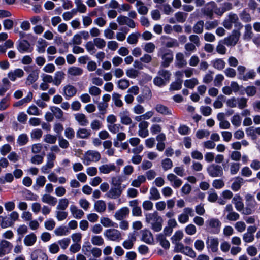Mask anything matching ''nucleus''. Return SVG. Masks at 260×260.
<instances>
[{
  "instance_id": "obj_1",
  "label": "nucleus",
  "mask_w": 260,
  "mask_h": 260,
  "mask_svg": "<svg viewBox=\"0 0 260 260\" xmlns=\"http://www.w3.org/2000/svg\"><path fill=\"white\" fill-rule=\"evenodd\" d=\"M207 232L212 234H218L220 231L221 223L217 218H212L206 221Z\"/></svg>"
},
{
  "instance_id": "obj_2",
  "label": "nucleus",
  "mask_w": 260,
  "mask_h": 260,
  "mask_svg": "<svg viewBox=\"0 0 260 260\" xmlns=\"http://www.w3.org/2000/svg\"><path fill=\"white\" fill-rule=\"evenodd\" d=\"M241 33L239 30L234 29L231 35L224 38V44L227 46H235L238 42Z\"/></svg>"
},
{
  "instance_id": "obj_3",
  "label": "nucleus",
  "mask_w": 260,
  "mask_h": 260,
  "mask_svg": "<svg viewBox=\"0 0 260 260\" xmlns=\"http://www.w3.org/2000/svg\"><path fill=\"white\" fill-rule=\"evenodd\" d=\"M207 172L212 177L221 176L223 175L222 168L218 165L212 164L207 168Z\"/></svg>"
},
{
  "instance_id": "obj_4",
  "label": "nucleus",
  "mask_w": 260,
  "mask_h": 260,
  "mask_svg": "<svg viewBox=\"0 0 260 260\" xmlns=\"http://www.w3.org/2000/svg\"><path fill=\"white\" fill-rule=\"evenodd\" d=\"M162 61L161 63V67L168 68L173 60V54L172 51L168 50V52L165 53L161 56Z\"/></svg>"
},
{
  "instance_id": "obj_5",
  "label": "nucleus",
  "mask_w": 260,
  "mask_h": 260,
  "mask_svg": "<svg viewBox=\"0 0 260 260\" xmlns=\"http://www.w3.org/2000/svg\"><path fill=\"white\" fill-rule=\"evenodd\" d=\"M142 238L141 240L145 243L149 244H154L153 236L151 232L147 229H145L141 231Z\"/></svg>"
},
{
  "instance_id": "obj_6",
  "label": "nucleus",
  "mask_w": 260,
  "mask_h": 260,
  "mask_svg": "<svg viewBox=\"0 0 260 260\" xmlns=\"http://www.w3.org/2000/svg\"><path fill=\"white\" fill-rule=\"evenodd\" d=\"M32 260H48V257L42 250L37 249L34 250L30 255Z\"/></svg>"
},
{
  "instance_id": "obj_7",
  "label": "nucleus",
  "mask_w": 260,
  "mask_h": 260,
  "mask_svg": "<svg viewBox=\"0 0 260 260\" xmlns=\"http://www.w3.org/2000/svg\"><path fill=\"white\" fill-rule=\"evenodd\" d=\"M104 235L109 240L115 241L120 237L121 233L118 230L110 229L106 230L104 233Z\"/></svg>"
},
{
  "instance_id": "obj_8",
  "label": "nucleus",
  "mask_w": 260,
  "mask_h": 260,
  "mask_svg": "<svg viewBox=\"0 0 260 260\" xmlns=\"http://www.w3.org/2000/svg\"><path fill=\"white\" fill-rule=\"evenodd\" d=\"M49 109L56 119H59L62 122L65 121V118L63 117V112L60 108L56 106H50Z\"/></svg>"
},
{
  "instance_id": "obj_9",
  "label": "nucleus",
  "mask_w": 260,
  "mask_h": 260,
  "mask_svg": "<svg viewBox=\"0 0 260 260\" xmlns=\"http://www.w3.org/2000/svg\"><path fill=\"white\" fill-rule=\"evenodd\" d=\"M30 46L29 41L26 39L20 41L17 46V48L19 52L23 53L28 52V50Z\"/></svg>"
},
{
  "instance_id": "obj_10",
  "label": "nucleus",
  "mask_w": 260,
  "mask_h": 260,
  "mask_svg": "<svg viewBox=\"0 0 260 260\" xmlns=\"http://www.w3.org/2000/svg\"><path fill=\"white\" fill-rule=\"evenodd\" d=\"M129 213V210L128 207H124L117 211L114 215L117 220H121Z\"/></svg>"
},
{
  "instance_id": "obj_11",
  "label": "nucleus",
  "mask_w": 260,
  "mask_h": 260,
  "mask_svg": "<svg viewBox=\"0 0 260 260\" xmlns=\"http://www.w3.org/2000/svg\"><path fill=\"white\" fill-rule=\"evenodd\" d=\"M232 202L235 204L236 210L241 211L244 208V204L242 202V198L239 194H236L233 198Z\"/></svg>"
},
{
  "instance_id": "obj_12",
  "label": "nucleus",
  "mask_w": 260,
  "mask_h": 260,
  "mask_svg": "<svg viewBox=\"0 0 260 260\" xmlns=\"http://www.w3.org/2000/svg\"><path fill=\"white\" fill-rule=\"evenodd\" d=\"M39 70L36 69L32 71V73H30L27 78V81L26 83L30 85L35 82L39 78Z\"/></svg>"
},
{
  "instance_id": "obj_13",
  "label": "nucleus",
  "mask_w": 260,
  "mask_h": 260,
  "mask_svg": "<svg viewBox=\"0 0 260 260\" xmlns=\"http://www.w3.org/2000/svg\"><path fill=\"white\" fill-rule=\"evenodd\" d=\"M37 241V236L34 233H31L25 236L24 239V243L27 246L33 245Z\"/></svg>"
},
{
  "instance_id": "obj_14",
  "label": "nucleus",
  "mask_w": 260,
  "mask_h": 260,
  "mask_svg": "<svg viewBox=\"0 0 260 260\" xmlns=\"http://www.w3.org/2000/svg\"><path fill=\"white\" fill-rule=\"evenodd\" d=\"M155 109L156 111L162 115H172L170 110L166 106L161 104H158L156 105Z\"/></svg>"
},
{
  "instance_id": "obj_15",
  "label": "nucleus",
  "mask_w": 260,
  "mask_h": 260,
  "mask_svg": "<svg viewBox=\"0 0 260 260\" xmlns=\"http://www.w3.org/2000/svg\"><path fill=\"white\" fill-rule=\"evenodd\" d=\"M43 202L49 204L51 206H55L57 202V199L50 194H45L42 198Z\"/></svg>"
},
{
  "instance_id": "obj_16",
  "label": "nucleus",
  "mask_w": 260,
  "mask_h": 260,
  "mask_svg": "<svg viewBox=\"0 0 260 260\" xmlns=\"http://www.w3.org/2000/svg\"><path fill=\"white\" fill-rule=\"evenodd\" d=\"M115 169L116 167L114 164L103 165L99 167L100 172L103 174H108L112 171H115Z\"/></svg>"
},
{
  "instance_id": "obj_17",
  "label": "nucleus",
  "mask_w": 260,
  "mask_h": 260,
  "mask_svg": "<svg viewBox=\"0 0 260 260\" xmlns=\"http://www.w3.org/2000/svg\"><path fill=\"white\" fill-rule=\"evenodd\" d=\"M64 95L69 98L74 96L77 93V89L73 85H67L64 87Z\"/></svg>"
},
{
  "instance_id": "obj_18",
  "label": "nucleus",
  "mask_w": 260,
  "mask_h": 260,
  "mask_svg": "<svg viewBox=\"0 0 260 260\" xmlns=\"http://www.w3.org/2000/svg\"><path fill=\"white\" fill-rule=\"evenodd\" d=\"M33 98V94L31 92H29L27 95L23 99L15 102L13 106L14 107H19L23 105L24 103L30 102Z\"/></svg>"
},
{
  "instance_id": "obj_19",
  "label": "nucleus",
  "mask_w": 260,
  "mask_h": 260,
  "mask_svg": "<svg viewBox=\"0 0 260 260\" xmlns=\"http://www.w3.org/2000/svg\"><path fill=\"white\" fill-rule=\"evenodd\" d=\"M243 179L240 177H237L236 180L233 182L231 185V189L234 191H238L242 186V184L243 183Z\"/></svg>"
},
{
  "instance_id": "obj_20",
  "label": "nucleus",
  "mask_w": 260,
  "mask_h": 260,
  "mask_svg": "<svg viewBox=\"0 0 260 260\" xmlns=\"http://www.w3.org/2000/svg\"><path fill=\"white\" fill-rule=\"evenodd\" d=\"M94 209L98 212L101 213L105 211L106 205L103 200H98L94 204Z\"/></svg>"
},
{
  "instance_id": "obj_21",
  "label": "nucleus",
  "mask_w": 260,
  "mask_h": 260,
  "mask_svg": "<svg viewBox=\"0 0 260 260\" xmlns=\"http://www.w3.org/2000/svg\"><path fill=\"white\" fill-rule=\"evenodd\" d=\"M91 134L90 131L87 129L82 128H79L77 133L76 136L78 138L86 139Z\"/></svg>"
},
{
  "instance_id": "obj_22",
  "label": "nucleus",
  "mask_w": 260,
  "mask_h": 260,
  "mask_svg": "<svg viewBox=\"0 0 260 260\" xmlns=\"http://www.w3.org/2000/svg\"><path fill=\"white\" fill-rule=\"evenodd\" d=\"M64 78V73L62 71H57L55 73L54 84L56 86L59 85Z\"/></svg>"
},
{
  "instance_id": "obj_23",
  "label": "nucleus",
  "mask_w": 260,
  "mask_h": 260,
  "mask_svg": "<svg viewBox=\"0 0 260 260\" xmlns=\"http://www.w3.org/2000/svg\"><path fill=\"white\" fill-rule=\"evenodd\" d=\"M245 31L243 35V39L245 40H250L252 37V27L251 24H248L245 26Z\"/></svg>"
},
{
  "instance_id": "obj_24",
  "label": "nucleus",
  "mask_w": 260,
  "mask_h": 260,
  "mask_svg": "<svg viewBox=\"0 0 260 260\" xmlns=\"http://www.w3.org/2000/svg\"><path fill=\"white\" fill-rule=\"evenodd\" d=\"M246 199V206L254 208L256 202L253 197L250 194H247L245 196Z\"/></svg>"
},
{
  "instance_id": "obj_25",
  "label": "nucleus",
  "mask_w": 260,
  "mask_h": 260,
  "mask_svg": "<svg viewBox=\"0 0 260 260\" xmlns=\"http://www.w3.org/2000/svg\"><path fill=\"white\" fill-rule=\"evenodd\" d=\"M23 193L25 194V199L27 201H37L38 196L34 194L30 190L24 188Z\"/></svg>"
},
{
  "instance_id": "obj_26",
  "label": "nucleus",
  "mask_w": 260,
  "mask_h": 260,
  "mask_svg": "<svg viewBox=\"0 0 260 260\" xmlns=\"http://www.w3.org/2000/svg\"><path fill=\"white\" fill-rule=\"evenodd\" d=\"M239 17L241 20L245 23L249 22L251 21V17L249 13H248L246 9H244L240 14Z\"/></svg>"
},
{
  "instance_id": "obj_27",
  "label": "nucleus",
  "mask_w": 260,
  "mask_h": 260,
  "mask_svg": "<svg viewBox=\"0 0 260 260\" xmlns=\"http://www.w3.org/2000/svg\"><path fill=\"white\" fill-rule=\"evenodd\" d=\"M204 27V21H198L193 27V32L198 34H200L203 31Z\"/></svg>"
},
{
  "instance_id": "obj_28",
  "label": "nucleus",
  "mask_w": 260,
  "mask_h": 260,
  "mask_svg": "<svg viewBox=\"0 0 260 260\" xmlns=\"http://www.w3.org/2000/svg\"><path fill=\"white\" fill-rule=\"evenodd\" d=\"M75 119L82 126H86L88 123L85 115L82 113L77 114L75 116Z\"/></svg>"
},
{
  "instance_id": "obj_29",
  "label": "nucleus",
  "mask_w": 260,
  "mask_h": 260,
  "mask_svg": "<svg viewBox=\"0 0 260 260\" xmlns=\"http://www.w3.org/2000/svg\"><path fill=\"white\" fill-rule=\"evenodd\" d=\"M182 80L180 78H178L177 80L175 82H173L171 83L170 86V90H178L182 88Z\"/></svg>"
},
{
  "instance_id": "obj_30",
  "label": "nucleus",
  "mask_w": 260,
  "mask_h": 260,
  "mask_svg": "<svg viewBox=\"0 0 260 260\" xmlns=\"http://www.w3.org/2000/svg\"><path fill=\"white\" fill-rule=\"evenodd\" d=\"M68 73L72 76H79L83 73V70L79 67H71L68 69Z\"/></svg>"
},
{
  "instance_id": "obj_31",
  "label": "nucleus",
  "mask_w": 260,
  "mask_h": 260,
  "mask_svg": "<svg viewBox=\"0 0 260 260\" xmlns=\"http://www.w3.org/2000/svg\"><path fill=\"white\" fill-rule=\"evenodd\" d=\"M151 196L150 199L152 200H156L160 198V195L158 189L155 187H152L150 190Z\"/></svg>"
},
{
  "instance_id": "obj_32",
  "label": "nucleus",
  "mask_w": 260,
  "mask_h": 260,
  "mask_svg": "<svg viewBox=\"0 0 260 260\" xmlns=\"http://www.w3.org/2000/svg\"><path fill=\"white\" fill-rule=\"evenodd\" d=\"M198 84V81L196 78L186 80L184 82V86L190 89H193Z\"/></svg>"
},
{
  "instance_id": "obj_33",
  "label": "nucleus",
  "mask_w": 260,
  "mask_h": 260,
  "mask_svg": "<svg viewBox=\"0 0 260 260\" xmlns=\"http://www.w3.org/2000/svg\"><path fill=\"white\" fill-rule=\"evenodd\" d=\"M29 139L26 134L20 135L17 139V143L20 146L25 145L28 142Z\"/></svg>"
},
{
  "instance_id": "obj_34",
  "label": "nucleus",
  "mask_w": 260,
  "mask_h": 260,
  "mask_svg": "<svg viewBox=\"0 0 260 260\" xmlns=\"http://www.w3.org/2000/svg\"><path fill=\"white\" fill-rule=\"evenodd\" d=\"M255 77V73L254 70H250L243 76H238V78L244 81H247L248 79H253Z\"/></svg>"
},
{
  "instance_id": "obj_35",
  "label": "nucleus",
  "mask_w": 260,
  "mask_h": 260,
  "mask_svg": "<svg viewBox=\"0 0 260 260\" xmlns=\"http://www.w3.org/2000/svg\"><path fill=\"white\" fill-rule=\"evenodd\" d=\"M140 35V34L139 32L137 34L132 33L128 36L127 42L130 44H136L138 41V38Z\"/></svg>"
},
{
  "instance_id": "obj_36",
  "label": "nucleus",
  "mask_w": 260,
  "mask_h": 260,
  "mask_svg": "<svg viewBox=\"0 0 260 260\" xmlns=\"http://www.w3.org/2000/svg\"><path fill=\"white\" fill-rule=\"evenodd\" d=\"M69 201L66 198L61 199L59 201V204L57 206V209L61 210H64L68 207Z\"/></svg>"
},
{
  "instance_id": "obj_37",
  "label": "nucleus",
  "mask_w": 260,
  "mask_h": 260,
  "mask_svg": "<svg viewBox=\"0 0 260 260\" xmlns=\"http://www.w3.org/2000/svg\"><path fill=\"white\" fill-rule=\"evenodd\" d=\"M225 63L222 59H216L213 63V67L218 70H222L225 67Z\"/></svg>"
},
{
  "instance_id": "obj_38",
  "label": "nucleus",
  "mask_w": 260,
  "mask_h": 260,
  "mask_svg": "<svg viewBox=\"0 0 260 260\" xmlns=\"http://www.w3.org/2000/svg\"><path fill=\"white\" fill-rule=\"evenodd\" d=\"M123 181V179L121 176L113 177L112 178L111 185L115 187H121V184Z\"/></svg>"
},
{
  "instance_id": "obj_39",
  "label": "nucleus",
  "mask_w": 260,
  "mask_h": 260,
  "mask_svg": "<svg viewBox=\"0 0 260 260\" xmlns=\"http://www.w3.org/2000/svg\"><path fill=\"white\" fill-rule=\"evenodd\" d=\"M86 154L88 156H91L92 158V160L96 162L101 159V154L98 151L88 150L86 152Z\"/></svg>"
},
{
  "instance_id": "obj_40",
  "label": "nucleus",
  "mask_w": 260,
  "mask_h": 260,
  "mask_svg": "<svg viewBox=\"0 0 260 260\" xmlns=\"http://www.w3.org/2000/svg\"><path fill=\"white\" fill-rule=\"evenodd\" d=\"M162 167L165 171L170 169L173 167V162L171 159L166 158L161 161Z\"/></svg>"
},
{
  "instance_id": "obj_41",
  "label": "nucleus",
  "mask_w": 260,
  "mask_h": 260,
  "mask_svg": "<svg viewBox=\"0 0 260 260\" xmlns=\"http://www.w3.org/2000/svg\"><path fill=\"white\" fill-rule=\"evenodd\" d=\"M2 218L1 226L2 228L5 229L9 226H11L13 224V221L10 219L9 218H7L6 216L5 217H1Z\"/></svg>"
},
{
  "instance_id": "obj_42",
  "label": "nucleus",
  "mask_w": 260,
  "mask_h": 260,
  "mask_svg": "<svg viewBox=\"0 0 260 260\" xmlns=\"http://www.w3.org/2000/svg\"><path fill=\"white\" fill-rule=\"evenodd\" d=\"M121 95L118 93L114 92L112 94V98L114 101L115 105L118 107H121L123 105L122 101L120 99Z\"/></svg>"
},
{
  "instance_id": "obj_43",
  "label": "nucleus",
  "mask_w": 260,
  "mask_h": 260,
  "mask_svg": "<svg viewBox=\"0 0 260 260\" xmlns=\"http://www.w3.org/2000/svg\"><path fill=\"white\" fill-rule=\"evenodd\" d=\"M91 242L94 245L101 246L104 244V239L101 236H93L91 238Z\"/></svg>"
},
{
  "instance_id": "obj_44",
  "label": "nucleus",
  "mask_w": 260,
  "mask_h": 260,
  "mask_svg": "<svg viewBox=\"0 0 260 260\" xmlns=\"http://www.w3.org/2000/svg\"><path fill=\"white\" fill-rule=\"evenodd\" d=\"M183 254L189 256L191 258H194L196 256V253L192 248L189 246H185L184 252Z\"/></svg>"
},
{
  "instance_id": "obj_45",
  "label": "nucleus",
  "mask_w": 260,
  "mask_h": 260,
  "mask_svg": "<svg viewBox=\"0 0 260 260\" xmlns=\"http://www.w3.org/2000/svg\"><path fill=\"white\" fill-rule=\"evenodd\" d=\"M219 242L218 238H213L211 240L210 247L213 252H215L218 250Z\"/></svg>"
},
{
  "instance_id": "obj_46",
  "label": "nucleus",
  "mask_w": 260,
  "mask_h": 260,
  "mask_svg": "<svg viewBox=\"0 0 260 260\" xmlns=\"http://www.w3.org/2000/svg\"><path fill=\"white\" fill-rule=\"evenodd\" d=\"M162 37H165L170 40V41H168L166 43L165 45L167 47L171 48L173 47H178L179 46V44L176 39L171 38L169 37L162 36Z\"/></svg>"
},
{
  "instance_id": "obj_47",
  "label": "nucleus",
  "mask_w": 260,
  "mask_h": 260,
  "mask_svg": "<svg viewBox=\"0 0 260 260\" xmlns=\"http://www.w3.org/2000/svg\"><path fill=\"white\" fill-rule=\"evenodd\" d=\"M68 232V229L67 227L63 226H60L57 228L54 233L57 236H63L66 235V232Z\"/></svg>"
},
{
  "instance_id": "obj_48",
  "label": "nucleus",
  "mask_w": 260,
  "mask_h": 260,
  "mask_svg": "<svg viewBox=\"0 0 260 260\" xmlns=\"http://www.w3.org/2000/svg\"><path fill=\"white\" fill-rule=\"evenodd\" d=\"M109 130L113 134H116L120 129L123 131L124 129L123 126H121L120 124H114L113 126H108Z\"/></svg>"
},
{
  "instance_id": "obj_49",
  "label": "nucleus",
  "mask_w": 260,
  "mask_h": 260,
  "mask_svg": "<svg viewBox=\"0 0 260 260\" xmlns=\"http://www.w3.org/2000/svg\"><path fill=\"white\" fill-rule=\"evenodd\" d=\"M203 14L207 16L210 19H213L214 12L212 8L209 6L206 7L203 10Z\"/></svg>"
},
{
  "instance_id": "obj_50",
  "label": "nucleus",
  "mask_w": 260,
  "mask_h": 260,
  "mask_svg": "<svg viewBox=\"0 0 260 260\" xmlns=\"http://www.w3.org/2000/svg\"><path fill=\"white\" fill-rule=\"evenodd\" d=\"M93 41L95 45L99 49H103L106 45V42L103 39L96 38Z\"/></svg>"
},
{
  "instance_id": "obj_51",
  "label": "nucleus",
  "mask_w": 260,
  "mask_h": 260,
  "mask_svg": "<svg viewBox=\"0 0 260 260\" xmlns=\"http://www.w3.org/2000/svg\"><path fill=\"white\" fill-rule=\"evenodd\" d=\"M190 129L186 125H180L178 128V132L181 135H186L189 134Z\"/></svg>"
},
{
  "instance_id": "obj_52",
  "label": "nucleus",
  "mask_w": 260,
  "mask_h": 260,
  "mask_svg": "<svg viewBox=\"0 0 260 260\" xmlns=\"http://www.w3.org/2000/svg\"><path fill=\"white\" fill-rule=\"evenodd\" d=\"M139 74V72L135 69L133 68L128 69L126 71V75L131 78H136Z\"/></svg>"
},
{
  "instance_id": "obj_53",
  "label": "nucleus",
  "mask_w": 260,
  "mask_h": 260,
  "mask_svg": "<svg viewBox=\"0 0 260 260\" xmlns=\"http://www.w3.org/2000/svg\"><path fill=\"white\" fill-rule=\"evenodd\" d=\"M129 86V81L126 79H121L118 82V87L122 90L126 89Z\"/></svg>"
},
{
  "instance_id": "obj_54",
  "label": "nucleus",
  "mask_w": 260,
  "mask_h": 260,
  "mask_svg": "<svg viewBox=\"0 0 260 260\" xmlns=\"http://www.w3.org/2000/svg\"><path fill=\"white\" fill-rule=\"evenodd\" d=\"M106 196L110 199H117L118 198L116 187H112L108 192L106 194Z\"/></svg>"
},
{
  "instance_id": "obj_55",
  "label": "nucleus",
  "mask_w": 260,
  "mask_h": 260,
  "mask_svg": "<svg viewBox=\"0 0 260 260\" xmlns=\"http://www.w3.org/2000/svg\"><path fill=\"white\" fill-rule=\"evenodd\" d=\"M176 58L178 61V66L179 67H182L186 64L185 60L184 59V56L181 53H178L176 55Z\"/></svg>"
},
{
  "instance_id": "obj_56",
  "label": "nucleus",
  "mask_w": 260,
  "mask_h": 260,
  "mask_svg": "<svg viewBox=\"0 0 260 260\" xmlns=\"http://www.w3.org/2000/svg\"><path fill=\"white\" fill-rule=\"evenodd\" d=\"M245 90L248 96H253L256 93V88L254 86H248Z\"/></svg>"
},
{
  "instance_id": "obj_57",
  "label": "nucleus",
  "mask_w": 260,
  "mask_h": 260,
  "mask_svg": "<svg viewBox=\"0 0 260 260\" xmlns=\"http://www.w3.org/2000/svg\"><path fill=\"white\" fill-rule=\"evenodd\" d=\"M248 99L244 97L238 98V107L240 109H243L247 106Z\"/></svg>"
},
{
  "instance_id": "obj_58",
  "label": "nucleus",
  "mask_w": 260,
  "mask_h": 260,
  "mask_svg": "<svg viewBox=\"0 0 260 260\" xmlns=\"http://www.w3.org/2000/svg\"><path fill=\"white\" fill-rule=\"evenodd\" d=\"M42 43H43V45L38 47L37 49L38 51L40 53H44L45 51V48L48 45V42L46 41L42 38H40L38 40V43L41 44Z\"/></svg>"
},
{
  "instance_id": "obj_59",
  "label": "nucleus",
  "mask_w": 260,
  "mask_h": 260,
  "mask_svg": "<svg viewBox=\"0 0 260 260\" xmlns=\"http://www.w3.org/2000/svg\"><path fill=\"white\" fill-rule=\"evenodd\" d=\"M185 231L188 235H192L196 233L197 229L194 225L189 224L186 226Z\"/></svg>"
},
{
  "instance_id": "obj_60",
  "label": "nucleus",
  "mask_w": 260,
  "mask_h": 260,
  "mask_svg": "<svg viewBox=\"0 0 260 260\" xmlns=\"http://www.w3.org/2000/svg\"><path fill=\"white\" fill-rule=\"evenodd\" d=\"M231 122L234 126H239L241 123V119L240 116L238 114L234 115L231 119Z\"/></svg>"
},
{
  "instance_id": "obj_61",
  "label": "nucleus",
  "mask_w": 260,
  "mask_h": 260,
  "mask_svg": "<svg viewBox=\"0 0 260 260\" xmlns=\"http://www.w3.org/2000/svg\"><path fill=\"white\" fill-rule=\"evenodd\" d=\"M14 22L11 19H7L3 21V26L5 30H10L13 27Z\"/></svg>"
},
{
  "instance_id": "obj_62",
  "label": "nucleus",
  "mask_w": 260,
  "mask_h": 260,
  "mask_svg": "<svg viewBox=\"0 0 260 260\" xmlns=\"http://www.w3.org/2000/svg\"><path fill=\"white\" fill-rule=\"evenodd\" d=\"M200 110L202 114L205 116H209L212 112V109L209 106H201Z\"/></svg>"
},
{
  "instance_id": "obj_63",
  "label": "nucleus",
  "mask_w": 260,
  "mask_h": 260,
  "mask_svg": "<svg viewBox=\"0 0 260 260\" xmlns=\"http://www.w3.org/2000/svg\"><path fill=\"white\" fill-rule=\"evenodd\" d=\"M218 25L217 20H215L213 21H207L205 23V29L210 30L215 28Z\"/></svg>"
},
{
  "instance_id": "obj_64",
  "label": "nucleus",
  "mask_w": 260,
  "mask_h": 260,
  "mask_svg": "<svg viewBox=\"0 0 260 260\" xmlns=\"http://www.w3.org/2000/svg\"><path fill=\"white\" fill-rule=\"evenodd\" d=\"M64 135L68 139H72L75 137V132L72 128L68 127L65 130Z\"/></svg>"
}]
</instances>
